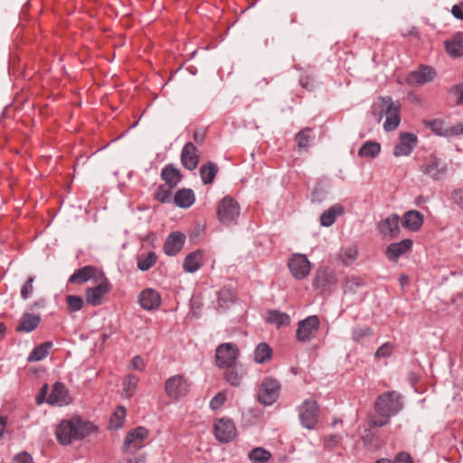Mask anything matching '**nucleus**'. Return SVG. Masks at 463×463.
Wrapping results in <instances>:
<instances>
[{"label":"nucleus","mask_w":463,"mask_h":463,"mask_svg":"<svg viewBox=\"0 0 463 463\" xmlns=\"http://www.w3.org/2000/svg\"><path fill=\"white\" fill-rule=\"evenodd\" d=\"M149 431L145 427H137L129 430L122 445V454L130 455L145 447Z\"/></svg>","instance_id":"nucleus-5"},{"label":"nucleus","mask_w":463,"mask_h":463,"mask_svg":"<svg viewBox=\"0 0 463 463\" xmlns=\"http://www.w3.org/2000/svg\"><path fill=\"white\" fill-rule=\"evenodd\" d=\"M6 424H7L6 418L0 417V436H2L4 434Z\"/></svg>","instance_id":"nucleus-63"},{"label":"nucleus","mask_w":463,"mask_h":463,"mask_svg":"<svg viewBox=\"0 0 463 463\" xmlns=\"http://www.w3.org/2000/svg\"><path fill=\"white\" fill-rule=\"evenodd\" d=\"M365 285L364 279L360 277H348L344 284V293L354 294L358 289Z\"/></svg>","instance_id":"nucleus-41"},{"label":"nucleus","mask_w":463,"mask_h":463,"mask_svg":"<svg viewBox=\"0 0 463 463\" xmlns=\"http://www.w3.org/2000/svg\"><path fill=\"white\" fill-rule=\"evenodd\" d=\"M123 458L120 463H145L146 456L144 453H130V455L122 454Z\"/></svg>","instance_id":"nucleus-48"},{"label":"nucleus","mask_w":463,"mask_h":463,"mask_svg":"<svg viewBox=\"0 0 463 463\" xmlns=\"http://www.w3.org/2000/svg\"><path fill=\"white\" fill-rule=\"evenodd\" d=\"M203 253L202 250H195L189 253L183 263L184 269L188 273L197 271L203 265Z\"/></svg>","instance_id":"nucleus-27"},{"label":"nucleus","mask_w":463,"mask_h":463,"mask_svg":"<svg viewBox=\"0 0 463 463\" xmlns=\"http://www.w3.org/2000/svg\"><path fill=\"white\" fill-rule=\"evenodd\" d=\"M160 176L170 188H175L182 180L179 169L172 164L166 165L162 169Z\"/></svg>","instance_id":"nucleus-26"},{"label":"nucleus","mask_w":463,"mask_h":463,"mask_svg":"<svg viewBox=\"0 0 463 463\" xmlns=\"http://www.w3.org/2000/svg\"><path fill=\"white\" fill-rule=\"evenodd\" d=\"M374 408L381 417L390 419L402 410V396L395 391L386 392L377 397Z\"/></svg>","instance_id":"nucleus-2"},{"label":"nucleus","mask_w":463,"mask_h":463,"mask_svg":"<svg viewBox=\"0 0 463 463\" xmlns=\"http://www.w3.org/2000/svg\"><path fill=\"white\" fill-rule=\"evenodd\" d=\"M96 430L95 426L80 418L62 420L56 429V438L61 445H69L74 440H80Z\"/></svg>","instance_id":"nucleus-1"},{"label":"nucleus","mask_w":463,"mask_h":463,"mask_svg":"<svg viewBox=\"0 0 463 463\" xmlns=\"http://www.w3.org/2000/svg\"><path fill=\"white\" fill-rule=\"evenodd\" d=\"M310 128H305L299 131L296 137L298 146L301 148H306L309 146L310 140Z\"/></svg>","instance_id":"nucleus-47"},{"label":"nucleus","mask_w":463,"mask_h":463,"mask_svg":"<svg viewBox=\"0 0 463 463\" xmlns=\"http://www.w3.org/2000/svg\"><path fill=\"white\" fill-rule=\"evenodd\" d=\"M226 401V395L223 392H218L210 402V407L212 410L220 409Z\"/></svg>","instance_id":"nucleus-50"},{"label":"nucleus","mask_w":463,"mask_h":463,"mask_svg":"<svg viewBox=\"0 0 463 463\" xmlns=\"http://www.w3.org/2000/svg\"><path fill=\"white\" fill-rule=\"evenodd\" d=\"M95 268L92 266H84L76 269L70 277L69 281L74 284H82L92 279L95 274Z\"/></svg>","instance_id":"nucleus-31"},{"label":"nucleus","mask_w":463,"mask_h":463,"mask_svg":"<svg viewBox=\"0 0 463 463\" xmlns=\"http://www.w3.org/2000/svg\"><path fill=\"white\" fill-rule=\"evenodd\" d=\"M52 346V342H44L40 345L34 347L31 354H29L27 361L32 362H39L47 357L50 349Z\"/></svg>","instance_id":"nucleus-36"},{"label":"nucleus","mask_w":463,"mask_h":463,"mask_svg":"<svg viewBox=\"0 0 463 463\" xmlns=\"http://www.w3.org/2000/svg\"><path fill=\"white\" fill-rule=\"evenodd\" d=\"M173 201L176 206L185 209L194 204L195 195L192 189L183 188L175 193Z\"/></svg>","instance_id":"nucleus-28"},{"label":"nucleus","mask_w":463,"mask_h":463,"mask_svg":"<svg viewBox=\"0 0 463 463\" xmlns=\"http://www.w3.org/2000/svg\"><path fill=\"white\" fill-rule=\"evenodd\" d=\"M392 353V345L390 343H384L375 352V357L384 358L390 357Z\"/></svg>","instance_id":"nucleus-51"},{"label":"nucleus","mask_w":463,"mask_h":463,"mask_svg":"<svg viewBox=\"0 0 463 463\" xmlns=\"http://www.w3.org/2000/svg\"><path fill=\"white\" fill-rule=\"evenodd\" d=\"M41 318L38 315L25 313L21 318L20 324L17 326L16 330L21 332H32L40 324Z\"/></svg>","instance_id":"nucleus-32"},{"label":"nucleus","mask_w":463,"mask_h":463,"mask_svg":"<svg viewBox=\"0 0 463 463\" xmlns=\"http://www.w3.org/2000/svg\"><path fill=\"white\" fill-rule=\"evenodd\" d=\"M218 173V166L213 162H208L200 167V175L204 184L213 183Z\"/></svg>","instance_id":"nucleus-34"},{"label":"nucleus","mask_w":463,"mask_h":463,"mask_svg":"<svg viewBox=\"0 0 463 463\" xmlns=\"http://www.w3.org/2000/svg\"><path fill=\"white\" fill-rule=\"evenodd\" d=\"M446 52L452 58L463 55V33L458 32L444 42Z\"/></svg>","instance_id":"nucleus-23"},{"label":"nucleus","mask_w":463,"mask_h":463,"mask_svg":"<svg viewBox=\"0 0 463 463\" xmlns=\"http://www.w3.org/2000/svg\"><path fill=\"white\" fill-rule=\"evenodd\" d=\"M344 213V208L340 204H335L326 210L320 216V224L324 227L333 225L338 216Z\"/></svg>","instance_id":"nucleus-30"},{"label":"nucleus","mask_w":463,"mask_h":463,"mask_svg":"<svg viewBox=\"0 0 463 463\" xmlns=\"http://www.w3.org/2000/svg\"><path fill=\"white\" fill-rule=\"evenodd\" d=\"M191 383L183 374H175L165 383V392L173 401H179L186 396L190 391Z\"/></svg>","instance_id":"nucleus-6"},{"label":"nucleus","mask_w":463,"mask_h":463,"mask_svg":"<svg viewBox=\"0 0 463 463\" xmlns=\"http://www.w3.org/2000/svg\"><path fill=\"white\" fill-rule=\"evenodd\" d=\"M288 267L296 279L307 278L311 270V263L305 254L294 253L288 260Z\"/></svg>","instance_id":"nucleus-11"},{"label":"nucleus","mask_w":463,"mask_h":463,"mask_svg":"<svg viewBox=\"0 0 463 463\" xmlns=\"http://www.w3.org/2000/svg\"><path fill=\"white\" fill-rule=\"evenodd\" d=\"M463 135V122L449 127V137H457Z\"/></svg>","instance_id":"nucleus-58"},{"label":"nucleus","mask_w":463,"mask_h":463,"mask_svg":"<svg viewBox=\"0 0 463 463\" xmlns=\"http://www.w3.org/2000/svg\"><path fill=\"white\" fill-rule=\"evenodd\" d=\"M336 283L335 273L328 268H321L316 271L312 286L320 293H325L331 292Z\"/></svg>","instance_id":"nucleus-10"},{"label":"nucleus","mask_w":463,"mask_h":463,"mask_svg":"<svg viewBox=\"0 0 463 463\" xmlns=\"http://www.w3.org/2000/svg\"><path fill=\"white\" fill-rule=\"evenodd\" d=\"M381 152V145L376 141H367L358 150L362 158H375Z\"/></svg>","instance_id":"nucleus-33"},{"label":"nucleus","mask_w":463,"mask_h":463,"mask_svg":"<svg viewBox=\"0 0 463 463\" xmlns=\"http://www.w3.org/2000/svg\"><path fill=\"white\" fill-rule=\"evenodd\" d=\"M226 368L227 370L224 373L226 381L232 386H240L246 374V371L243 366L241 364H235L231 365V367Z\"/></svg>","instance_id":"nucleus-29"},{"label":"nucleus","mask_w":463,"mask_h":463,"mask_svg":"<svg viewBox=\"0 0 463 463\" xmlns=\"http://www.w3.org/2000/svg\"><path fill=\"white\" fill-rule=\"evenodd\" d=\"M266 321L279 328L283 326H288L290 322V317L287 313L279 310H269Z\"/></svg>","instance_id":"nucleus-35"},{"label":"nucleus","mask_w":463,"mask_h":463,"mask_svg":"<svg viewBox=\"0 0 463 463\" xmlns=\"http://www.w3.org/2000/svg\"><path fill=\"white\" fill-rule=\"evenodd\" d=\"M412 244L413 242L411 239L391 243L385 250V255L390 260L397 261L402 255L411 249Z\"/></svg>","instance_id":"nucleus-22"},{"label":"nucleus","mask_w":463,"mask_h":463,"mask_svg":"<svg viewBox=\"0 0 463 463\" xmlns=\"http://www.w3.org/2000/svg\"><path fill=\"white\" fill-rule=\"evenodd\" d=\"M272 355V349L267 343H260L254 350V361L257 364H263L269 360Z\"/></svg>","instance_id":"nucleus-38"},{"label":"nucleus","mask_w":463,"mask_h":463,"mask_svg":"<svg viewBox=\"0 0 463 463\" xmlns=\"http://www.w3.org/2000/svg\"><path fill=\"white\" fill-rule=\"evenodd\" d=\"M47 392H48V385L47 384H43L41 387V389L39 391V393H38V395L36 397L37 404H42L44 402H46V400H47V398H46Z\"/></svg>","instance_id":"nucleus-57"},{"label":"nucleus","mask_w":463,"mask_h":463,"mask_svg":"<svg viewBox=\"0 0 463 463\" xmlns=\"http://www.w3.org/2000/svg\"><path fill=\"white\" fill-rule=\"evenodd\" d=\"M46 402L51 405L65 406L71 402L68 388L60 382H56L48 396Z\"/></svg>","instance_id":"nucleus-17"},{"label":"nucleus","mask_w":463,"mask_h":463,"mask_svg":"<svg viewBox=\"0 0 463 463\" xmlns=\"http://www.w3.org/2000/svg\"><path fill=\"white\" fill-rule=\"evenodd\" d=\"M157 256L154 251H150L145 258H137V268L142 271L150 269L156 262Z\"/></svg>","instance_id":"nucleus-44"},{"label":"nucleus","mask_w":463,"mask_h":463,"mask_svg":"<svg viewBox=\"0 0 463 463\" xmlns=\"http://www.w3.org/2000/svg\"><path fill=\"white\" fill-rule=\"evenodd\" d=\"M424 222V216L421 213L415 210H410L404 213L402 225L411 232H418Z\"/></svg>","instance_id":"nucleus-24"},{"label":"nucleus","mask_w":463,"mask_h":463,"mask_svg":"<svg viewBox=\"0 0 463 463\" xmlns=\"http://www.w3.org/2000/svg\"><path fill=\"white\" fill-rule=\"evenodd\" d=\"M66 304L71 312H77L82 308L83 299L80 296L69 295L66 297Z\"/></svg>","instance_id":"nucleus-46"},{"label":"nucleus","mask_w":463,"mask_h":463,"mask_svg":"<svg viewBox=\"0 0 463 463\" xmlns=\"http://www.w3.org/2000/svg\"><path fill=\"white\" fill-rule=\"evenodd\" d=\"M181 163L189 171L194 170L199 164V152L192 142H187L181 152Z\"/></svg>","instance_id":"nucleus-18"},{"label":"nucleus","mask_w":463,"mask_h":463,"mask_svg":"<svg viewBox=\"0 0 463 463\" xmlns=\"http://www.w3.org/2000/svg\"><path fill=\"white\" fill-rule=\"evenodd\" d=\"M215 438L222 443L230 442L236 435L234 422L228 418H221L214 423Z\"/></svg>","instance_id":"nucleus-14"},{"label":"nucleus","mask_w":463,"mask_h":463,"mask_svg":"<svg viewBox=\"0 0 463 463\" xmlns=\"http://www.w3.org/2000/svg\"><path fill=\"white\" fill-rule=\"evenodd\" d=\"M204 137H205V133H204V131H203V130H195V131L194 132V140L197 144H199V145L203 144V140H204Z\"/></svg>","instance_id":"nucleus-60"},{"label":"nucleus","mask_w":463,"mask_h":463,"mask_svg":"<svg viewBox=\"0 0 463 463\" xmlns=\"http://www.w3.org/2000/svg\"><path fill=\"white\" fill-rule=\"evenodd\" d=\"M110 288L111 286L108 279L102 278L97 286L86 289L85 298L87 303L94 307L101 305Z\"/></svg>","instance_id":"nucleus-15"},{"label":"nucleus","mask_w":463,"mask_h":463,"mask_svg":"<svg viewBox=\"0 0 463 463\" xmlns=\"http://www.w3.org/2000/svg\"><path fill=\"white\" fill-rule=\"evenodd\" d=\"M279 391L280 384L277 380L266 378L260 387L258 399L264 405H271L278 400Z\"/></svg>","instance_id":"nucleus-12"},{"label":"nucleus","mask_w":463,"mask_h":463,"mask_svg":"<svg viewBox=\"0 0 463 463\" xmlns=\"http://www.w3.org/2000/svg\"><path fill=\"white\" fill-rule=\"evenodd\" d=\"M298 413L302 426L307 430H314L318 420L317 402L312 399L304 401L298 409Z\"/></svg>","instance_id":"nucleus-9"},{"label":"nucleus","mask_w":463,"mask_h":463,"mask_svg":"<svg viewBox=\"0 0 463 463\" xmlns=\"http://www.w3.org/2000/svg\"><path fill=\"white\" fill-rule=\"evenodd\" d=\"M400 217L393 213L378 223L379 232L385 237L395 238L400 233Z\"/></svg>","instance_id":"nucleus-19"},{"label":"nucleus","mask_w":463,"mask_h":463,"mask_svg":"<svg viewBox=\"0 0 463 463\" xmlns=\"http://www.w3.org/2000/svg\"><path fill=\"white\" fill-rule=\"evenodd\" d=\"M185 236L182 232H175L168 235L164 244V251L168 256L176 255L184 247Z\"/></svg>","instance_id":"nucleus-21"},{"label":"nucleus","mask_w":463,"mask_h":463,"mask_svg":"<svg viewBox=\"0 0 463 463\" xmlns=\"http://www.w3.org/2000/svg\"><path fill=\"white\" fill-rule=\"evenodd\" d=\"M393 463H412V461L409 454L402 452L396 456Z\"/></svg>","instance_id":"nucleus-59"},{"label":"nucleus","mask_w":463,"mask_h":463,"mask_svg":"<svg viewBox=\"0 0 463 463\" xmlns=\"http://www.w3.org/2000/svg\"><path fill=\"white\" fill-rule=\"evenodd\" d=\"M417 142L418 138L416 135L409 132L401 133L399 141L393 149V156L400 157L411 155L414 147L417 146Z\"/></svg>","instance_id":"nucleus-16"},{"label":"nucleus","mask_w":463,"mask_h":463,"mask_svg":"<svg viewBox=\"0 0 463 463\" xmlns=\"http://www.w3.org/2000/svg\"><path fill=\"white\" fill-rule=\"evenodd\" d=\"M240 354L238 346L233 343H223L215 350L216 365L220 368L231 367L236 364Z\"/></svg>","instance_id":"nucleus-7"},{"label":"nucleus","mask_w":463,"mask_h":463,"mask_svg":"<svg viewBox=\"0 0 463 463\" xmlns=\"http://www.w3.org/2000/svg\"><path fill=\"white\" fill-rule=\"evenodd\" d=\"M172 189L165 184L159 185L155 193V198L162 203H169L172 202Z\"/></svg>","instance_id":"nucleus-45"},{"label":"nucleus","mask_w":463,"mask_h":463,"mask_svg":"<svg viewBox=\"0 0 463 463\" xmlns=\"http://www.w3.org/2000/svg\"><path fill=\"white\" fill-rule=\"evenodd\" d=\"M127 411L124 406H118L110 417L109 427L113 430L120 429L126 419Z\"/></svg>","instance_id":"nucleus-40"},{"label":"nucleus","mask_w":463,"mask_h":463,"mask_svg":"<svg viewBox=\"0 0 463 463\" xmlns=\"http://www.w3.org/2000/svg\"><path fill=\"white\" fill-rule=\"evenodd\" d=\"M138 303L145 310H154L161 304L160 294L153 288H146L138 296Z\"/></svg>","instance_id":"nucleus-20"},{"label":"nucleus","mask_w":463,"mask_h":463,"mask_svg":"<svg viewBox=\"0 0 463 463\" xmlns=\"http://www.w3.org/2000/svg\"><path fill=\"white\" fill-rule=\"evenodd\" d=\"M241 214V207L232 197L224 196L219 203L217 209V216L219 222L225 225L231 226L237 223Z\"/></svg>","instance_id":"nucleus-3"},{"label":"nucleus","mask_w":463,"mask_h":463,"mask_svg":"<svg viewBox=\"0 0 463 463\" xmlns=\"http://www.w3.org/2000/svg\"><path fill=\"white\" fill-rule=\"evenodd\" d=\"M34 281V277L31 276L28 278L26 282L23 285L21 288V298L24 299L29 298L33 291V283Z\"/></svg>","instance_id":"nucleus-49"},{"label":"nucleus","mask_w":463,"mask_h":463,"mask_svg":"<svg viewBox=\"0 0 463 463\" xmlns=\"http://www.w3.org/2000/svg\"><path fill=\"white\" fill-rule=\"evenodd\" d=\"M271 458V453L263 449L262 447H258L253 449L249 453V458L251 461L259 462V463H265L269 461Z\"/></svg>","instance_id":"nucleus-43"},{"label":"nucleus","mask_w":463,"mask_h":463,"mask_svg":"<svg viewBox=\"0 0 463 463\" xmlns=\"http://www.w3.org/2000/svg\"><path fill=\"white\" fill-rule=\"evenodd\" d=\"M11 463H33V458L27 452H21L14 457Z\"/></svg>","instance_id":"nucleus-54"},{"label":"nucleus","mask_w":463,"mask_h":463,"mask_svg":"<svg viewBox=\"0 0 463 463\" xmlns=\"http://www.w3.org/2000/svg\"><path fill=\"white\" fill-rule=\"evenodd\" d=\"M389 422V419H379V420H372L370 421V426L372 427H383L387 425Z\"/></svg>","instance_id":"nucleus-61"},{"label":"nucleus","mask_w":463,"mask_h":463,"mask_svg":"<svg viewBox=\"0 0 463 463\" xmlns=\"http://www.w3.org/2000/svg\"><path fill=\"white\" fill-rule=\"evenodd\" d=\"M449 92L450 94H455L458 96V99L456 100V105H461L463 104V83L456 84L452 86Z\"/></svg>","instance_id":"nucleus-52"},{"label":"nucleus","mask_w":463,"mask_h":463,"mask_svg":"<svg viewBox=\"0 0 463 463\" xmlns=\"http://www.w3.org/2000/svg\"><path fill=\"white\" fill-rule=\"evenodd\" d=\"M320 327V320L317 316H308L300 320L296 331V338L298 342L306 343L315 338L317 332Z\"/></svg>","instance_id":"nucleus-8"},{"label":"nucleus","mask_w":463,"mask_h":463,"mask_svg":"<svg viewBox=\"0 0 463 463\" xmlns=\"http://www.w3.org/2000/svg\"><path fill=\"white\" fill-rule=\"evenodd\" d=\"M375 436L373 433H368L364 437H363V441L364 445H367L368 443H371L373 439H375Z\"/></svg>","instance_id":"nucleus-62"},{"label":"nucleus","mask_w":463,"mask_h":463,"mask_svg":"<svg viewBox=\"0 0 463 463\" xmlns=\"http://www.w3.org/2000/svg\"><path fill=\"white\" fill-rule=\"evenodd\" d=\"M427 201H428V199L426 197H424L423 195H419L415 199V203L417 205H420V203H427Z\"/></svg>","instance_id":"nucleus-64"},{"label":"nucleus","mask_w":463,"mask_h":463,"mask_svg":"<svg viewBox=\"0 0 463 463\" xmlns=\"http://www.w3.org/2000/svg\"><path fill=\"white\" fill-rule=\"evenodd\" d=\"M451 200L463 211V187L455 189L452 192Z\"/></svg>","instance_id":"nucleus-53"},{"label":"nucleus","mask_w":463,"mask_h":463,"mask_svg":"<svg viewBox=\"0 0 463 463\" xmlns=\"http://www.w3.org/2000/svg\"><path fill=\"white\" fill-rule=\"evenodd\" d=\"M435 71L428 66H422L418 71H411L408 76V82L411 85H422L434 79Z\"/></svg>","instance_id":"nucleus-25"},{"label":"nucleus","mask_w":463,"mask_h":463,"mask_svg":"<svg viewBox=\"0 0 463 463\" xmlns=\"http://www.w3.org/2000/svg\"><path fill=\"white\" fill-rule=\"evenodd\" d=\"M451 14L455 18L463 21V2L454 5L451 8Z\"/></svg>","instance_id":"nucleus-56"},{"label":"nucleus","mask_w":463,"mask_h":463,"mask_svg":"<svg viewBox=\"0 0 463 463\" xmlns=\"http://www.w3.org/2000/svg\"><path fill=\"white\" fill-rule=\"evenodd\" d=\"M139 382V378L136 374H129L123 383V389L121 395L124 398H131L136 391Z\"/></svg>","instance_id":"nucleus-37"},{"label":"nucleus","mask_w":463,"mask_h":463,"mask_svg":"<svg viewBox=\"0 0 463 463\" xmlns=\"http://www.w3.org/2000/svg\"><path fill=\"white\" fill-rule=\"evenodd\" d=\"M380 101L382 106L381 116H386L383 128L387 132L392 131L398 128L401 122V105L399 102H393L389 96L380 97Z\"/></svg>","instance_id":"nucleus-4"},{"label":"nucleus","mask_w":463,"mask_h":463,"mask_svg":"<svg viewBox=\"0 0 463 463\" xmlns=\"http://www.w3.org/2000/svg\"><path fill=\"white\" fill-rule=\"evenodd\" d=\"M130 368L134 370L142 371L145 368V364L143 359L139 355H136L130 364Z\"/></svg>","instance_id":"nucleus-55"},{"label":"nucleus","mask_w":463,"mask_h":463,"mask_svg":"<svg viewBox=\"0 0 463 463\" xmlns=\"http://www.w3.org/2000/svg\"><path fill=\"white\" fill-rule=\"evenodd\" d=\"M423 174L433 180L441 179L447 173V164L436 156H430L420 165Z\"/></svg>","instance_id":"nucleus-13"},{"label":"nucleus","mask_w":463,"mask_h":463,"mask_svg":"<svg viewBox=\"0 0 463 463\" xmlns=\"http://www.w3.org/2000/svg\"><path fill=\"white\" fill-rule=\"evenodd\" d=\"M373 335V329L370 326H355L352 329V339L362 344L364 338L371 337Z\"/></svg>","instance_id":"nucleus-42"},{"label":"nucleus","mask_w":463,"mask_h":463,"mask_svg":"<svg viewBox=\"0 0 463 463\" xmlns=\"http://www.w3.org/2000/svg\"><path fill=\"white\" fill-rule=\"evenodd\" d=\"M425 125L437 136L449 137V127H447L445 121L442 119L437 118L429 120Z\"/></svg>","instance_id":"nucleus-39"}]
</instances>
